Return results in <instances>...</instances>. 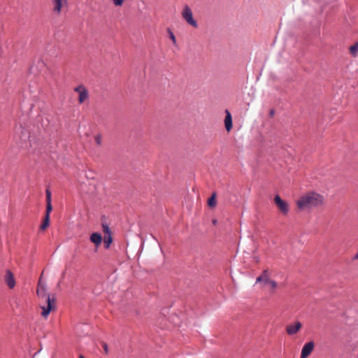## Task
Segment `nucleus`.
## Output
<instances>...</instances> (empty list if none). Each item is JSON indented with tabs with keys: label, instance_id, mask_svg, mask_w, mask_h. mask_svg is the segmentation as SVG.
<instances>
[{
	"label": "nucleus",
	"instance_id": "0eeeda50",
	"mask_svg": "<svg viewBox=\"0 0 358 358\" xmlns=\"http://www.w3.org/2000/svg\"><path fill=\"white\" fill-rule=\"evenodd\" d=\"M314 347L315 343L313 341H309L306 343L302 348L301 357L307 358L313 352Z\"/></svg>",
	"mask_w": 358,
	"mask_h": 358
},
{
	"label": "nucleus",
	"instance_id": "2eb2a0df",
	"mask_svg": "<svg viewBox=\"0 0 358 358\" xmlns=\"http://www.w3.org/2000/svg\"><path fill=\"white\" fill-rule=\"evenodd\" d=\"M113 238L111 234L105 235L103 243L106 248H108L110 247V245L111 244Z\"/></svg>",
	"mask_w": 358,
	"mask_h": 358
},
{
	"label": "nucleus",
	"instance_id": "5701e85b",
	"mask_svg": "<svg viewBox=\"0 0 358 358\" xmlns=\"http://www.w3.org/2000/svg\"><path fill=\"white\" fill-rule=\"evenodd\" d=\"M46 203H51V192L49 189L45 190Z\"/></svg>",
	"mask_w": 358,
	"mask_h": 358
},
{
	"label": "nucleus",
	"instance_id": "f3484780",
	"mask_svg": "<svg viewBox=\"0 0 358 358\" xmlns=\"http://www.w3.org/2000/svg\"><path fill=\"white\" fill-rule=\"evenodd\" d=\"M208 204L210 207H214L216 204L215 194H213L212 196L208 199Z\"/></svg>",
	"mask_w": 358,
	"mask_h": 358
},
{
	"label": "nucleus",
	"instance_id": "ddd939ff",
	"mask_svg": "<svg viewBox=\"0 0 358 358\" xmlns=\"http://www.w3.org/2000/svg\"><path fill=\"white\" fill-rule=\"evenodd\" d=\"M49 224H50V217L48 215L45 216L43 218V223L40 226V229L41 231L45 230L48 227Z\"/></svg>",
	"mask_w": 358,
	"mask_h": 358
},
{
	"label": "nucleus",
	"instance_id": "c85d7f7f",
	"mask_svg": "<svg viewBox=\"0 0 358 358\" xmlns=\"http://www.w3.org/2000/svg\"><path fill=\"white\" fill-rule=\"evenodd\" d=\"M300 358H301V357H300Z\"/></svg>",
	"mask_w": 358,
	"mask_h": 358
},
{
	"label": "nucleus",
	"instance_id": "9b49d317",
	"mask_svg": "<svg viewBox=\"0 0 358 358\" xmlns=\"http://www.w3.org/2000/svg\"><path fill=\"white\" fill-rule=\"evenodd\" d=\"M271 279L269 278V273L267 269L263 271L262 274L257 278L256 283L264 282V283H268Z\"/></svg>",
	"mask_w": 358,
	"mask_h": 358
},
{
	"label": "nucleus",
	"instance_id": "7ed1b4c3",
	"mask_svg": "<svg viewBox=\"0 0 358 358\" xmlns=\"http://www.w3.org/2000/svg\"><path fill=\"white\" fill-rule=\"evenodd\" d=\"M274 203L278 210L283 215H287L289 213V204L287 201L282 200L279 195L274 197Z\"/></svg>",
	"mask_w": 358,
	"mask_h": 358
},
{
	"label": "nucleus",
	"instance_id": "4468645a",
	"mask_svg": "<svg viewBox=\"0 0 358 358\" xmlns=\"http://www.w3.org/2000/svg\"><path fill=\"white\" fill-rule=\"evenodd\" d=\"M37 294L40 297H45L46 293H45V287L43 285H41L40 283L38 284V288H37Z\"/></svg>",
	"mask_w": 358,
	"mask_h": 358
},
{
	"label": "nucleus",
	"instance_id": "1a4fd4ad",
	"mask_svg": "<svg viewBox=\"0 0 358 358\" xmlns=\"http://www.w3.org/2000/svg\"><path fill=\"white\" fill-rule=\"evenodd\" d=\"M4 280L10 289H13L15 286V280L14 275L13 273L9 270L6 271Z\"/></svg>",
	"mask_w": 358,
	"mask_h": 358
},
{
	"label": "nucleus",
	"instance_id": "dca6fc26",
	"mask_svg": "<svg viewBox=\"0 0 358 358\" xmlns=\"http://www.w3.org/2000/svg\"><path fill=\"white\" fill-rule=\"evenodd\" d=\"M350 52L353 57H356L358 53V43H355L354 45L350 47Z\"/></svg>",
	"mask_w": 358,
	"mask_h": 358
},
{
	"label": "nucleus",
	"instance_id": "39448f33",
	"mask_svg": "<svg viewBox=\"0 0 358 358\" xmlns=\"http://www.w3.org/2000/svg\"><path fill=\"white\" fill-rule=\"evenodd\" d=\"M46 306H41V308L43 310L41 312V315L44 318H46L49 315L50 311L54 308L53 304L55 303V299H51L50 296L48 295L46 298Z\"/></svg>",
	"mask_w": 358,
	"mask_h": 358
},
{
	"label": "nucleus",
	"instance_id": "412c9836",
	"mask_svg": "<svg viewBox=\"0 0 358 358\" xmlns=\"http://www.w3.org/2000/svg\"><path fill=\"white\" fill-rule=\"evenodd\" d=\"M94 141L96 145H101L102 144V136L101 134H97L94 136Z\"/></svg>",
	"mask_w": 358,
	"mask_h": 358
},
{
	"label": "nucleus",
	"instance_id": "6ab92c4d",
	"mask_svg": "<svg viewBox=\"0 0 358 358\" xmlns=\"http://www.w3.org/2000/svg\"><path fill=\"white\" fill-rule=\"evenodd\" d=\"M102 229L103 232L104 233L105 235L110 234V229L106 223L102 224Z\"/></svg>",
	"mask_w": 358,
	"mask_h": 358
},
{
	"label": "nucleus",
	"instance_id": "393cba45",
	"mask_svg": "<svg viewBox=\"0 0 358 358\" xmlns=\"http://www.w3.org/2000/svg\"><path fill=\"white\" fill-rule=\"evenodd\" d=\"M101 345H102V347L103 348L104 352L106 354H108V345L105 342H103L101 343Z\"/></svg>",
	"mask_w": 358,
	"mask_h": 358
},
{
	"label": "nucleus",
	"instance_id": "cd10ccee",
	"mask_svg": "<svg viewBox=\"0 0 358 358\" xmlns=\"http://www.w3.org/2000/svg\"><path fill=\"white\" fill-rule=\"evenodd\" d=\"M79 358H85L83 355H80Z\"/></svg>",
	"mask_w": 358,
	"mask_h": 358
},
{
	"label": "nucleus",
	"instance_id": "bb28decb",
	"mask_svg": "<svg viewBox=\"0 0 358 358\" xmlns=\"http://www.w3.org/2000/svg\"><path fill=\"white\" fill-rule=\"evenodd\" d=\"M271 115H273L274 114V111L273 110H271V113H270Z\"/></svg>",
	"mask_w": 358,
	"mask_h": 358
},
{
	"label": "nucleus",
	"instance_id": "aec40b11",
	"mask_svg": "<svg viewBox=\"0 0 358 358\" xmlns=\"http://www.w3.org/2000/svg\"><path fill=\"white\" fill-rule=\"evenodd\" d=\"M46 211H45V216H49L50 215V213L52 210V206L51 203H46Z\"/></svg>",
	"mask_w": 358,
	"mask_h": 358
},
{
	"label": "nucleus",
	"instance_id": "f257e3e1",
	"mask_svg": "<svg viewBox=\"0 0 358 358\" xmlns=\"http://www.w3.org/2000/svg\"><path fill=\"white\" fill-rule=\"evenodd\" d=\"M297 208L301 211H310L325 205V198L315 191H309L302 194L296 201Z\"/></svg>",
	"mask_w": 358,
	"mask_h": 358
},
{
	"label": "nucleus",
	"instance_id": "4be33fe9",
	"mask_svg": "<svg viewBox=\"0 0 358 358\" xmlns=\"http://www.w3.org/2000/svg\"><path fill=\"white\" fill-rule=\"evenodd\" d=\"M168 33H169L170 39L172 41L173 44L176 45V38L175 35L173 34V33L171 31V30L170 29H168Z\"/></svg>",
	"mask_w": 358,
	"mask_h": 358
},
{
	"label": "nucleus",
	"instance_id": "423d86ee",
	"mask_svg": "<svg viewBox=\"0 0 358 358\" xmlns=\"http://www.w3.org/2000/svg\"><path fill=\"white\" fill-rule=\"evenodd\" d=\"M52 4L53 12L59 15L61 13L62 8L67 6L68 0H52Z\"/></svg>",
	"mask_w": 358,
	"mask_h": 358
},
{
	"label": "nucleus",
	"instance_id": "6e6552de",
	"mask_svg": "<svg viewBox=\"0 0 358 358\" xmlns=\"http://www.w3.org/2000/svg\"><path fill=\"white\" fill-rule=\"evenodd\" d=\"M302 327V324L299 321L295 322L294 324H290L286 327V331L289 335L296 334Z\"/></svg>",
	"mask_w": 358,
	"mask_h": 358
},
{
	"label": "nucleus",
	"instance_id": "f8f14e48",
	"mask_svg": "<svg viewBox=\"0 0 358 358\" xmlns=\"http://www.w3.org/2000/svg\"><path fill=\"white\" fill-rule=\"evenodd\" d=\"M90 241L96 246H99L102 241V236L99 233H93L90 236Z\"/></svg>",
	"mask_w": 358,
	"mask_h": 358
},
{
	"label": "nucleus",
	"instance_id": "b1692460",
	"mask_svg": "<svg viewBox=\"0 0 358 358\" xmlns=\"http://www.w3.org/2000/svg\"><path fill=\"white\" fill-rule=\"evenodd\" d=\"M267 284H268L271 289H275L277 287V282L273 280H271Z\"/></svg>",
	"mask_w": 358,
	"mask_h": 358
},
{
	"label": "nucleus",
	"instance_id": "20e7f679",
	"mask_svg": "<svg viewBox=\"0 0 358 358\" xmlns=\"http://www.w3.org/2000/svg\"><path fill=\"white\" fill-rule=\"evenodd\" d=\"M74 91L78 94V103L80 104L83 103L89 99V92L85 86L78 85L74 89Z\"/></svg>",
	"mask_w": 358,
	"mask_h": 358
},
{
	"label": "nucleus",
	"instance_id": "f03ea898",
	"mask_svg": "<svg viewBox=\"0 0 358 358\" xmlns=\"http://www.w3.org/2000/svg\"><path fill=\"white\" fill-rule=\"evenodd\" d=\"M181 15L188 24L194 28L198 27L196 21L193 18L192 11L187 5L183 7Z\"/></svg>",
	"mask_w": 358,
	"mask_h": 358
},
{
	"label": "nucleus",
	"instance_id": "9d476101",
	"mask_svg": "<svg viewBox=\"0 0 358 358\" xmlns=\"http://www.w3.org/2000/svg\"><path fill=\"white\" fill-rule=\"evenodd\" d=\"M226 116L224 119V126L227 131H230L232 129V117L230 112L228 110H225Z\"/></svg>",
	"mask_w": 358,
	"mask_h": 358
},
{
	"label": "nucleus",
	"instance_id": "a878e982",
	"mask_svg": "<svg viewBox=\"0 0 358 358\" xmlns=\"http://www.w3.org/2000/svg\"><path fill=\"white\" fill-rule=\"evenodd\" d=\"M352 259L353 260H358V251L357 252V253L354 255V257H352Z\"/></svg>",
	"mask_w": 358,
	"mask_h": 358
},
{
	"label": "nucleus",
	"instance_id": "a211bd4d",
	"mask_svg": "<svg viewBox=\"0 0 358 358\" xmlns=\"http://www.w3.org/2000/svg\"><path fill=\"white\" fill-rule=\"evenodd\" d=\"M126 0H111L115 7H121L123 6Z\"/></svg>",
	"mask_w": 358,
	"mask_h": 358
}]
</instances>
